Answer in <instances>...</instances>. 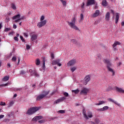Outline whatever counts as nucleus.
<instances>
[{"instance_id": "nucleus-7", "label": "nucleus", "mask_w": 124, "mask_h": 124, "mask_svg": "<svg viewBox=\"0 0 124 124\" xmlns=\"http://www.w3.org/2000/svg\"><path fill=\"white\" fill-rule=\"evenodd\" d=\"M46 23H47V20H45L44 21H41V22H39L37 24V26L38 28H42V27H44V26H45L46 25Z\"/></svg>"}, {"instance_id": "nucleus-28", "label": "nucleus", "mask_w": 124, "mask_h": 124, "mask_svg": "<svg viewBox=\"0 0 124 124\" xmlns=\"http://www.w3.org/2000/svg\"><path fill=\"white\" fill-rule=\"evenodd\" d=\"M43 68H45V58H43Z\"/></svg>"}, {"instance_id": "nucleus-30", "label": "nucleus", "mask_w": 124, "mask_h": 124, "mask_svg": "<svg viewBox=\"0 0 124 124\" xmlns=\"http://www.w3.org/2000/svg\"><path fill=\"white\" fill-rule=\"evenodd\" d=\"M72 93H76V94H77V93H79V90L77 89L76 90H72Z\"/></svg>"}, {"instance_id": "nucleus-22", "label": "nucleus", "mask_w": 124, "mask_h": 124, "mask_svg": "<svg viewBox=\"0 0 124 124\" xmlns=\"http://www.w3.org/2000/svg\"><path fill=\"white\" fill-rule=\"evenodd\" d=\"M117 45H121V43L118 41L115 42L113 45H112V47L113 48H115V47H116V46H117Z\"/></svg>"}, {"instance_id": "nucleus-4", "label": "nucleus", "mask_w": 124, "mask_h": 124, "mask_svg": "<svg viewBox=\"0 0 124 124\" xmlns=\"http://www.w3.org/2000/svg\"><path fill=\"white\" fill-rule=\"evenodd\" d=\"M104 62H105V63H107V69L108 70V71L112 72V75H114L115 72H114V70H112V68H110V66H111L112 65V64H111V62H110V61H109V60L105 59Z\"/></svg>"}, {"instance_id": "nucleus-38", "label": "nucleus", "mask_w": 124, "mask_h": 124, "mask_svg": "<svg viewBox=\"0 0 124 124\" xmlns=\"http://www.w3.org/2000/svg\"><path fill=\"white\" fill-rule=\"evenodd\" d=\"M32 121H33V122H37V121H38V118H37V116L34 117L32 119Z\"/></svg>"}, {"instance_id": "nucleus-42", "label": "nucleus", "mask_w": 124, "mask_h": 124, "mask_svg": "<svg viewBox=\"0 0 124 124\" xmlns=\"http://www.w3.org/2000/svg\"><path fill=\"white\" fill-rule=\"evenodd\" d=\"M58 112H59V113H60L61 114H63V113H65V111H64V110H60Z\"/></svg>"}, {"instance_id": "nucleus-6", "label": "nucleus", "mask_w": 124, "mask_h": 124, "mask_svg": "<svg viewBox=\"0 0 124 124\" xmlns=\"http://www.w3.org/2000/svg\"><path fill=\"white\" fill-rule=\"evenodd\" d=\"M60 62H61L60 59H56L55 61L52 62V64H53V65L57 64L58 66H62V63H60Z\"/></svg>"}, {"instance_id": "nucleus-31", "label": "nucleus", "mask_w": 124, "mask_h": 124, "mask_svg": "<svg viewBox=\"0 0 124 124\" xmlns=\"http://www.w3.org/2000/svg\"><path fill=\"white\" fill-rule=\"evenodd\" d=\"M71 42H72L74 44H77V41H76V40L75 39H73L71 40Z\"/></svg>"}, {"instance_id": "nucleus-5", "label": "nucleus", "mask_w": 124, "mask_h": 124, "mask_svg": "<svg viewBox=\"0 0 124 124\" xmlns=\"http://www.w3.org/2000/svg\"><path fill=\"white\" fill-rule=\"evenodd\" d=\"M89 92V89L87 88H83L81 91L80 94H83L84 95H87L88 94V92Z\"/></svg>"}, {"instance_id": "nucleus-1", "label": "nucleus", "mask_w": 124, "mask_h": 124, "mask_svg": "<svg viewBox=\"0 0 124 124\" xmlns=\"http://www.w3.org/2000/svg\"><path fill=\"white\" fill-rule=\"evenodd\" d=\"M50 93V91H44L42 94H39L36 98L37 101H38V100H41V99H43L45 96H46V95H48L49 94V93Z\"/></svg>"}, {"instance_id": "nucleus-41", "label": "nucleus", "mask_w": 124, "mask_h": 124, "mask_svg": "<svg viewBox=\"0 0 124 124\" xmlns=\"http://www.w3.org/2000/svg\"><path fill=\"white\" fill-rule=\"evenodd\" d=\"M13 62H16L17 61V58L16 57H13L12 59Z\"/></svg>"}, {"instance_id": "nucleus-15", "label": "nucleus", "mask_w": 124, "mask_h": 124, "mask_svg": "<svg viewBox=\"0 0 124 124\" xmlns=\"http://www.w3.org/2000/svg\"><path fill=\"white\" fill-rule=\"evenodd\" d=\"M37 39V35L34 34L31 35V40L33 42H34V40H36Z\"/></svg>"}, {"instance_id": "nucleus-34", "label": "nucleus", "mask_w": 124, "mask_h": 124, "mask_svg": "<svg viewBox=\"0 0 124 124\" xmlns=\"http://www.w3.org/2000/svg\"><path fill=\"white\" fill-rule=\"evenodd\" d=\"M29 72L31 74V76H33V71L31 69L29 70Z\"/></svg>"}, {"instance_id": "nucleus-20", "label": "nucleus", "mask_w": 124, "mask_h": 124, "mask_svg": "<svg viewBox=\"0 0 124 124\" xmlns=\"http://www.w3.org/2000/svg\"><path fill=\"white\" fill-rule=\"evenodd\" d=\"M20 17H21V15L18 14V15H16L13 16L12 19H13V20H17V19H19V18H20Z\"/></svg>"}, {"instance_id": "nucleus-9", "label": "nucleus", "mask_w": 124, "mask_h": 124, "mask_svg": "<svg viewBox=\"0 0 124 124\" xmlns=\"http://www.w3.org/2000/svg\"><path fill=\"white\" fill-rule=\"evenodd\" d=\"M76 63V59H74L70 60L67 63V66H71L72 65H74Z\"/></svg>"}, {"instance_id": "nucleus-2", "label": "nucleus", "mask_w": 124, "mask_h": 124, "mask_svg": "<svg viewBox=\"0 0 124 124\" xmlns=\"http://www.w3.org/2000/svg\"><path fill=\"white\" fill-rule=\"evenodd\" d=\"M67 23H68V25L70 28L75 30L76 31H80L79 28H78V27L75 25V23H76V19L75 18H74L72 19V22H70L68 21Z\"/></svg>"}, {"instance_id": "nucleus-50", "label": "nucleus", "mask_w": 124, "mask_h": 124, "mask_svg": "<svg viewBox=\"0 0 124 124\" xmlns=\"http://www.w3.org/2000/svg\"><path fill=\"white\" fill-rule=\"evenodd\" d=\"M14 40H15V41H19V39H18V37L15 36L14 38Z\"/></svg>"}, {"instance_id": "nucleus-21", "label": "nucleus", "mask_w": 124, "mask_h": 124, "mask_svg": "<svg viewBox=\"0 0 124 124\" xmlns=\"http://www.w3.org/2000/svg\"><path fill=\"white\" fill-rule=\"evenodd\" d=\"M87 117H88L89 119H91V118H93V113L91 111H87Z\"/></svg>"}, {"instance_id": "nucleus-47", "label": "nucleus", "mask_w": 124, "mask_h": 124, "mask_svg": "<svg viewBox=\"0 0 124 124\" xmlns=\"http://www.w3.org/2000/svg\"><path fill=\"white\" fill-rule=\"evenodd\" d=\"M45 19V17H44V16H42L40 18V21H43Z\"/></svg>"}, {"instance_id": "nucleus-12", "label": "nucleus", "mask_w": 124, "mask_h": 124, "mask_svg": "<svg viewBox=\"0 0 124 124\" xmlns=\"http://www.w3.org/2000/svg\"><path fill=\"white\" fill-rule=\"evenodd\" d=\"M109 109V107L108 106H105L103 108H97V111L99 112H103V111H106Z\"/></svg>"}, {"instance_id": "nucleus-61", "label": "nucleus", "mask_w": 124, "mask_h": 124, "mask_svg": "<svg viewBox=\"0 0 124 124\" xmlns=\"http://www.w3.org/2000/svg\"><path fill=\"white\" fill-rule=\"evenodd\" d=\"M19 21H20L18 19H16V20H15V23H18V22H19Z\"/></svg>"}, {"instance_id": "nucleus-37", "label": "nucleus", "mask_w": 124, "mask_h": 124, "mask_svg": "<svg viewBox=\"0 0 124 124\" xmlns=\"http://www.w3.org/2000/svg\"><path fill=\"white\" fill-rule=\"evenodd\" d=\"M6 105V104L4 102H1L0 103V106H5Z\"/></svg>"}, {"instance_id": "nucleus-49", "label": "nucleus", "mask_w": 124, "mask_h": 124, "mask_svg": "<svg viewBox=\"0 0 124 124\" xmlns=\"http://www.w3.org/2000/svg\"><path fill=\"white\" fill-rule=\"evenodd\" d=\"M80 19L81 20H84V15L82 14H80Z\"/></svg>"}, {"instance_id": "nucleus-3", "label": "nucleus", "mask_w": 124, "mask_h": 124, "mask_svg": "<svg viewBox=\"0 0 124 124\" xmlns=\"http://www.w3.org/2000/svg\"><path fill=\"white\" fill-rule=\"evenodd\" d=\"M41 107H32L31 108L28 110L27 111V114L28 115H32L34 113H35L37 111L40 110Z\"/></svg>"}, {"instance_id": "nucleus-52", "label": "nucleus", "mask_w": 124, "mask_h": 124, "mask_svg": "<svg viewBox=\"0 0 124 124\" xmlns=\"http://www.w3.org/2000/svg\"><path fill=\"white\" fill-rule=\"evenodd\" d=\"M8 85V83H6L5 84H1L0 85V87H4V86H7Z\"/></svg>"}, {"instance_id": "nucleus-45", "label": "nucleus", "mask_w": 124, "mask_h": 124, "mask_svg": "<svg viewBox=\"0 0 124 124\" xmlns=\"http://www.w3.org/2000/svg\"><path fill=\"white\" fill-rule=\"evenodd\" d=\"M22 88H15L14 91L15 92H17V91H21Z\"/></svg>"}, {"instance_id": "nucleus-11", "label": "nucleus", "mask_w": 124, "mask_h": 124, "mask_svg": "<svg viewBox=\"0 0 124 124\" xmlns=\"http://www.w3.org/2000/svg\"><path fill=\"white\" fill-rule=\"evenodd\" d=\"M95 3V0H87L86 3L87 6H90V5H93Z\"/></svg>"}, {"instance_id": "nucleus-63", "label": "nucleus", "mask_w": 124, "mask_h": 124, "mask_svg": "<svg viewBox=\"0 0 124 124\" xmlns=\"http://www.w3.org/2000/svg\"><path fill=\"white\" fill-rule=\"evenodd\" d=\"M121 25L123 26H124V21H123L122 23H121Z\"/></svg>"}, {"instance_id": "nucleus-60", "label": "nucleus", "mask_w": 124, "mask_h": 124, "mask_svg": "<svg viewBox=\"0 0 124 124\" xmlns=\"http://www.w3.org/2000/svg\"><path fill=\"white\" fill-rule=\"evenodd\" d=\"M3 122L4 123H6V122H9V120H8V119H5V120L3 121Z\"/></svg>"}, {"instance_id": "nucleus-57", "label": "nucleus", "mask_w": 124, "mask_h": 124, "mask_svg": "<svg viewBox=\"0 0 124 124\" xmlns=\"http://www.w3.org/2000/svg\"><path fill=\"white\" fill-rule=\"evenodd\" d=\"M13 29H17V26L16 24L13 25Z\"/></svg>"}, {"instance_id": "nucleus-56", "label": "nucleus", "mask_w": 124, "mask_h": 124, "mask_svg": "<svg viewBox=\"0 0 124 124\" xmlns=\"http://www.w3.org/2000/svg\"><path fill=\"white\" fill-rule=\"evenodd\" d=\"M17 60H18L17 64H19V63H20V57H17Z\"/></svg>"}, {"instance_id": "nucleus-59", "label": "nucleus", "mask_w": 124, "mask_h": 124, "mask_svg": "<svg viewBox=\"0 0 124 124\" xmlns=\"http://www.w3.org/2000/svg\"><path fill=\"white\" fill-rule=\"evenodd\" d=\"M51 57L52 60H53V59H54V54H51Z\"/></svg>"}, {"instance_id": "nucleus-53", "label": "nucleus", "mask_w": 124, "mask_h": 124, "mask_svg": "<svg viewBox=\"0 0 124 124\" xmlns=\"http://www.w3.org/2000/svg\"><path fill=\"white\" fill-rule=\"evenodd\" d=\"M60 102H61V101H60V99H58L57 100H56L55 102V103H60Z\"/></svg>"}, {"instance_id": "nucleus-14", "label": "nucleus", "mask_w": 124, "mask_h": 124, "mask_svg": "<svg viewBox=\"0 0 124 124\" xmlns=\"http://www.w3.org/2000/svg\"><path fill=\"white\" fill-rule=\"evenodd\" d=\"M115 90L118 92V93H124V90L122 88H120L118 87H115Z\"/></svg>"}, {"instance_id": "nucleus-55", "label": "nucleus", "mask_w": 124, "mask_h": 124, "mask_svg": "<svg viewBox=\"0 0 124 124\" xmlns=\"http://www.w3.org/2000/svg\"><path fill=\"white\" fill-rule=\"evenodd\" d=\"M84 6H85V3L83 2L81 6V8H84Z\"/></svg>"}, {"instance_id": "nucleus-19", "label": "nucleus", "mask_w": 124, "mask_h": 124, "mask_svg": "<svg viewBox=\"0 0 124 124\" xmlns=\"http://www.w3.org/2000/svg\"><path fill=\"white\" fill-rule=\"evenodd\" d=\"M108 100L109 101H110L111 102H113V103H115V104H116V105H117L118 106H120V104L118 103V102H117V101H115L114 100H113V99L109 98H108Z\"/></svg>"}, {"instance_id": "nucleus-40", "label": "nucleus", "mask_w": 124, "mask_h": 124, "mask_svg": "<svg viewBox=\"0 0 124 124\" xmlns=\"http://www.w3.org/2000/svg\"><path fill=\"white\" fill-rule=\"evenodd\" d=\"M37 118L38 119V121L39 120H41V119H43V116H37Z\"/></svg>"}, {"instance_id": "nucleus-33", "label": "nucleus", "mask_w": 124, "mask_h": 124, "mask_svg": "<svg viewBox=\"0 0 124 124\" xmlns=\"http://www.w3.org/2000/svg\"><path fill=\"white\" fill-rule=\"evenodd\" d=\"M77 69V67H73L70 68L72 72H74V71H76Z\"/></svg>"}, {"instance_id": "nucleus-8", "label": "nucleus", "mask_w": 124, "mask_h": 124, "mask_svg": "<svg viewBox=\"0 0 124 124\" xmlns=\"http://www.w3.org/2000/svg\"><path fill=\"white\" fill-rule=\"evenodd\" d=\"M90 81H91V76H86L84 78V81L83 83L84 85H87L88 84V82H90Z\"/></svg>"}, {"instance_id": "nucleus-43", "label": "nucleus", "mask_w": 124, "mask_h": 124, "mask_svg": "<svg viewBox=\"0 0 124 124\" xmlns=\"http://www.w3.org/2000/svg\"><path fill=\"white\" fill-rule=\"evenodd\" d=\"M20 39H21V40H22V42H25V39H24V37L22 35H20Z\"/></svg>"}, {"instance_id": "nucleus-25", "label": "nucleus", "mask_w": 124, "mask_h": 124, "mask_svg": "<svg viewBox=\"0 0 124 124\" xmlns=\"http://www.w3.org/2000/svg\"><path fill=\"white\" fill-rule=\"evenodd\" d=\"M33 75L34 76H36V77H39V74H38V73H37V72H36V71H34L33 72Z\"/></svg>"}, {"instance_id": "nucleus-24", "label": "nucleus", "mask_w": 124, "mask_h": 124, "mask_svg": "<svg viewBox=\"0 0 124 124\" xmlns=\"http://www.w3.org/2000/svg\"><path fill=\"white\" fill-rule=\"evenodd\" d=\"M8 80H9V77L8 76H5V77H4V78L2 79V81L3 82H5L6 81H8Z\"/></svg>"}, {"instance_id": "nucleus-35", "label": "nucleus", "mask_w": 124, "mask_h": 124, "mask_svg": "<svg viewBox=\"0 0 124 124\" xmlns=\"http://www.w3.org/2000/svg\"><path fill=\"white\" fill-rule=\"evenodd\" d=\"M59 99L60 100V102H62V101L65 100V99H66V98H65V97H62L59 98Z\"/></svg>"}, {"instance_id": "nucleus-36", "label": "nucleus", "mask_w": 124, "mask_h": 124, "mask_svg": "<svg viewBox=\"0 0 124 124\" xmlns=\"http://www.w3.org/2000/svg\"><path fill=\"white\" fill-rule=\"evenodd\" d=\"M13 104H14V102L13 101H11L8 105V107H11Z\"/></svg>"}, {"instance_id": "nucleus-27", "label": "nucleus", "mask_w": 124, "mask_h": 124, "mask_svg": "<svg viewBox=\"0 0 124 124\" xmlns=\"http://www.w3.org/2000/svg\"><path fill=\"white\" fill-rule=\"evenodd\" d=\"M35 64L36 65H39L40 64V60H39V59H36Z\"/></svg>"}, {"instance_id": "nucleus-62", "label": "nucleus", "mask_w": 124, "mask_h": 124, "mask_svg": "<svg viewBox=\"0 0 124 124\" xmlns=\"http://www.w3.org/2000/svg\"><path fill=\"white\" fill-rule=\"evenodd\" d=\"M91 124H95V123L93 122V121H90Z\"/></svg>"}, {"instance_id": "nucleus-44", "label": "nucleus", "mask_w": 124, "mask_h": 124, "mask_svg": "<svg viewBox=\"0 0 124 124\" xmlns=\"http://www.w3.org/2000/svg\"><path fill=\"white\" fill-rule=\"evenodd\" d=\"M20 74H21L22 75H25V74H26V72H25V71L24 70H22L20 71Z\"/></svg>"}, {"instance_id": "nucleus-13", "label": "nucleus", "mask_w": 124, "mask_h": 124, "mask_svg": "<svg viewBox=\"0 0 124 124\" xmlns=\"http://www.w3.org/2000/svg\"><path fill=\"white\" fill-rule=\"evenodd\" d=\"M119 19H120V15L119 13H117L115 14V24H118Z\"/></svg>"}, {"instance_id": "nucleus-10", "label": "nucleus", "mask_w": 124, "mask_h": 124, "mask_svg": "<svg viewBox=\"0 0 124 124\" xmlns=\"http://www.w3.org/2000/svg\"><path fill=\"white\" fill-rule=\"evenodd\" d=\"M100 14V11L99 10H96L95 12L93 14L92 18H96L98 16H99Z\"/></svg>"}, {"instance_id": "nucleus-23", "label": "nucleus", "mask_w": 124, "mask_h": 124, "mask_svg": "<svg viewBox=\"0 0 124 124\" xmlns=\"http://www.w3.org/2000/svg\"><path fill=\"white\" fill-rule=\"evenodd\" d=\"M104 103H105V102L103 101H100L99 102V103H96L95 104V105H96V106L102 105V104H104Z\"/></svg>"}, {"instance_id": "nucleus-64", "label": "nucleus", "mask_w": 124, "mask_h": 124, "mask_svg": "<svg viewBox=\"0 0 124 124\" xmlns=\"http://www.w3.org/2000/svg\"><path fill=\"white\" fill-rule=\"evenodd\" d=\"M14 97H17V94H16V93H15V94L14 95Z\"/></svg>"}, {"instance_id": "nucleus-29", "label": "nucleus", "mask_w": 124, "mask_h": 124, "mask_svg": "<svg viewBox=\"0 0 124 124\" xmlns=\"http://www.w3.org/2000/svg\"><path fill=\"white\" fill-rule=\"evenodd\" d=\"M11 7L12 8H13V9H14V10H16V9H17V8H16V6L15 5V4L12 3Z\"/></svg>"}, {"instance_id": "nucleus-46", "label": "nucleus", "mask_w": 124, "mask_h": 124, "mask_svg": "<svg viewBox=\"0 0 124 124\" xmlns=\"http://www.w3.org/2000/svg\"><path fill=\"white\" fill-rule=\"evenodd\" d=\"M30 49H31V46L29 45H27L26 46V49L27 50H30Z\"/></svg>"}, {"instance_id": "nucleus-54", "label": "nucleus", "mask_w": 124, "mask_h": 124, "mask_svg": "<svg viewBox=\"0 0 124 124\" xmlns=\"http://www.w3.org/2000/svg\"><path fill=\"white\" fill-rule=\"evenodd\" d=\"M3 118H4V115H0V120L1 119H3Z\"/></svg>"}, {"instance_id": "nucleus-39", "label": "nucleus", "mask_w": 124, "mask_h": 124, "mask_svg": "<svg viewBox=\"0 0 124 124\" xmlns=\"http://www.w3.org/2000/svg\"><path fill=\"white\" fill-rule=\"evenodd\" d=\"M45 123V120H41L40 121H38L39 124H44Z\"/></svg>"}, {"instance_id": "nucleus-16", "label": "nucleus", "mask_w": 124, "mask_h": 124, "mask_svg": "<svg viewBox=\"0 0 124 124\" xmlns=\"http://www.w3.org/2000/svg\"><path fill=\"white\" fill-rule=\"evenodd\" d=\"M82 111V114L83 115L84 119H85L86 120H89V117H88V115H87V114L86 113V111L85 110V109L83 108Z\"/></svg>"}, {"instance_id": "nucleus-26", "label": "nucleus", "mask_w": 124, "mask_h": 124, "mask_svg": "<svg viewBox=\"0 0 124 124\" xmlns=\"http://www.w3.org/2000/svg\"><path fill=\"white\" fill-rule=\"evenodd\" d=\"M60 0L62 4V5L63 6H65L66 5V2L65 1V0Z\"/></svg>"}, {"instance_id": "nucleus-48", "label": "nucleus", "mask_w": 124, "mask_h": 124, "mask_svg": "<svg viewBox=\"0 0 124 124\" xmlns=\"http://www.w3.org/2000/svg\"><path fill=\"white\" fill-rule=\"evenodd\" d=\"M63 95H64V96H66V97H67V96H68L69 95L68 93L66 92L64 93Z\"/></svg>"}, {"instance_id": "nucleus-17", "label": "nucleus", "mask_w": 124, "mask_h": 124, "mask_svg": "<svg viewBox=\"0 0 124 124\" xmlns=\"http://www.w3.org/2000/svg\"><path fill=\"white\" fill-rule=\"evenodd\" d=\"M105 19L106 21H109L110 20V13L107 12L105 16Z\"/></svg>"}, {"instance_id": "nucleus-18", "label": "nucleus", "mask_w": 124, "mask_h": 124, "mask_svg": "<svg viewBox=\"0 0 124 124\" xmlns=\"http://www.w3.org/2000/svg\"><path fill=\"white\" fill-rule=\"evenodd\" d=\"M102 5L103 6H104V7H106L108 5V3L107 2V1L106 0H103L102 1Z\"/></svg>"}, {"instance_id": "nucleus-51", "label": "nucleus", "mask_w": 124, "mask_h": 124, "mask_svg": "<svg viewBox=\"0 0 124 124\" xmlns=\"http://www.w3.org/2000/svg\"><path fill=\"white\" fill-rule=\"evenodd\" d=\"M10 31V28H6L5 29V31Z\"/></svg>"}, {"instance_id": "nucleus-32", "label": "nucleus", "mask_w": 124, "mask_h": 124, "mask_svg": "<svg viewBox=\"0 0 124 124\" xmlns=\"http://www.w3.org/2000/svg\"><path fill=\"white\" fill-rule=\"evenodd\" d=\"M94 122L96 124H99L100 123V121L98 118H96L94 120Z\"/></svg>"}, {"instance_id": "nucleus-58", "label": "nucleus", "mask_w": 124, "mask_h": 124, "mask_svg": "<svg viewBox=\"0 0 124 124\" xmlns=\"http://www.w3.org/2000/svg\"><path fill=\"white\" fill-rule=\"evenodd\" d=\"M94 9H98V7L97 6V4H96L95 6H94Z\"/></svg>"}]
</instances>
